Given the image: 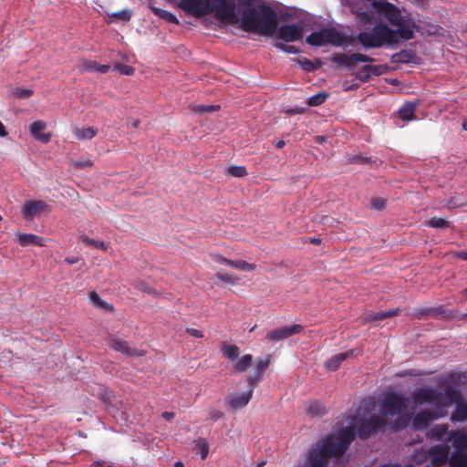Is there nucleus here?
<instances>
[{
	"instance_id": "nucleus-8",
	"label": "nucleus",
	"mask_w": 467,
	"mask_h": 467,
	"mask_svg": "<svg viewBox=\"0 0 467 467\" xmlns=\"http://www.w3.org/2000/svg\"><path fill=\"white\" fill-rule=\"evenodd\" d=\"M409 404V400L400 393L390 391L383 398L380 411L385 416L400 414Z\"/></svg>"
},
{
	"instance_id": "nucleus-29",
	"label": "nucleus",
	"mask_w": 467,
	"mask_h": 467,
	"mask_svg": "<svg viewBox=\"0 0 467 467\" xmlns=\"http://www.w3.org/2000/svg\"><path fill=\"white\" fill-rule=\"evenodd\" d=\"M416 104L412 102H406L399 109V117L403 120H412L415 119L414 112L416 109Z\"/></svg>"
},
{
	"instance_id": "nucleus-6",
	"label": "nucleus",
	"mask_w": 467,
	"mask_h": 467,
	"mask_svg": "<svg viewBox=\"0 0 467 467\" xmlns=\"http://www.w3.org/2000/svg\"><path fill=\"white\" fill-rule=\"evenodd\" d=\"M412 400L416 405L431 404L434 410H446L447 407L446 394L429 386L417 389L412 393Z\"/></svg>"
},
{
	"instance_id": "nucleus-36",
	"label": "nucleus",
	"mask_w": 467,
	"mask_h": 467,
	"mask_svg": "<svg viewBox=\"0 0 467 467\" xmlns=\"http://www.w3.org/2000/svg\"><path fill=\"white\" fill-rule=\"evenodd\" d=\"M296 62L302 67V69L308 72L317 69L320 65L319 61H317V64H315L312 60L306 57H298L296 58Z\"/></svg>"
},
{
	"instance_id": "nucleus-23",
	"label": "nucleus",
	"mask_w": 467,
	"mask_h": 467,
	"mask_svg": "<svg viewBox=\"0 0 467 467\" xmlns=\"http://www.w3.org/2000/svg\"><path fill=\"white\" fill-rule=\"evenodd\" d=\"M353 355V350L342 352L332 356L325 362V367L330 371H336L343 361Z\"/></svg>"
},
{
	"instance_id": "nucleus-43",
	"label": "nucleus",
	"mask_w": 467,
	"mask_h": 467,
	"mask_svg": "<svg viewBox=\"0 0 467 467\" xmlns=\"http://www.w3.org/2000/svg\"><path fill=\"white\" fill-rule=\"evenodd\" d=\"M13 95L19 99H28L33 95V90L30 88H16L13 90Z\"/></svg>"
},
{
	"instance_id": "nucleus-63",
	"label": "nucleus",
	"mask_w": 467,
	"mask_h": 467,
	"mask_svg": "<svg viewBox=\"0 0 467 467\" xmlns=\"http://www.w3.org/2000/svg\"><path fill=\"white\" fill-rule=\"evenodd\" d=\"M455 314L457 317L454 320H467V313L462 314L458 310H455Z\"/></svg>"
},
{
	"instance_id": "nucleus-52",
	"label": "nucleus",
	"mask_w": 467,
	"mask_h": 467,
	"mask_svg": "<svg viewBox=\"0 0 467 467\" xmlns=\"http://www.w3.org/2000/svg\"><path fill=\"white\" fill-rule=\"evenodd\" d=\"M223 417V412L218 410H212L209 412V419L216 421Z\"/></svg>"
},
{
	"instance_id": "nucleus-13",
	"label": "nucleus",
	"mask_w": 467,
	"mask_h": 467,
	"mask_svg": "<svg viewBox=\"0 0 467 467\" xmlns=\"http://www.w3.org/2000/svg\"><path fill=\"white\" fill-rule=\"evenodd\" d=\"M304 28L300 25H282L277 31V37L285 42H295L302 39Z\"/></svg>"
},
{
	"instance_id": "nucleus-42",
	"label": "nucleus",
	"mask_w": 467,
	"mask_h": 467,
	"mask_svg": "<svg viewBox=\"0 0 467 467\" xmlns=\"http://www.w3.org/2000/svg\"><path fill=\"white\" fill-rule=\"evenodd\" d=\"M227 174L233 177L242 178L247 174V171L244 166H230L227 169Z\"/></svg>"
},
{
	"instance_id": "nucleus-21",
	"label": "nucleus",
	"mask_w": 467,
	"mask_h": 467,
	"mask_svg": "<svg viewBox=\"0 0 467 467\" xmlns=\"http://www.w3.org/2000/svg\"><path fill=\"white\" fill-rule=\"evenodd\" d=\"M383 66L366 65L356 74V78L363 83L370 79V75L379 76L383 73Z\"/></svg>"
},
{
	"instance_id": "nucleus-48",
	"label": "nucleus",
	"mask_w": 467,
	"mask_h": 467,
	"mask_svg": "<svg viewBox=\"0 0 467 467\" xmlns=\"http://www.w3.org/2000/svg\"><path fill=\"white\" fill-rule=\"evenodd\" d=\"M99 64L94 60H83L81 70L85 72H92L98 70Z\"/></svg>"
},
{
	"instance_id": "nucleus-41",
	"label": "nucleus",
	"mask_w": 467,
	"mask_h": 467,
	"mask_svg": "<svg viewBox=\"0 0 467 467\" xmlns=\"http://www.w3.org/2000/svg\"><path fill=\"white\" fill-rule=\"evenodd\" d=\"M199 0H181L180 7L182 10L193 15L194 10L198 9V6H196Z\"/></svg>"
},
{
	"instance_id": "nucleus-40",
	"label": "nucleus",
	"mask_w": 467,
	"mask_h": 467,
	"mask_svg": "<svg viewBox=\"0 0 467 467\" xmlns=\"http://www.w3.org/2000/svg\"><path fill=\"white\" fill-rule=\"evenodd\" d=\"M327 97L328 95L327 93L319 92L310 97L307 100V104L311 107L319 106L326 101Z\"/></svg>"
},
{
	"instance_id": "nucleus-25",
	"label": "nucleus",
	"mask_w": 467,
	"mask_h": 467,
	"mask_svg": "<svg viewBox=\"0 0 467 467\" xmlns=\"http://www.w3.org/2000/svg\"><path fill=\"white\" fill-rule=\"evenodd\" d=\"M400 313V308H393L389 311H379L376 313L368 314L365 317L366 322L383 320L394 316H398Z\"/></svg>"
},
{
	"instance_id": "nucleus-1",
	"label": "nucleus",
	"mask_w": 467,
	"mask_h": 467,
	"mask_svg": "<svg viewBox=\"0 0 467 467\" xmlns=\"http://www.w3.org/2000/svg\"><path fill=\"white\" fill-rule=\"evenodd\" d=\"M242 5L247 7L242 10V17L236 13V5L234 0H199L193 16L202 17L209 14L221 21L230 24L241 23V28L247 33L270 36L277 28L278 17L276 12L265 5H253V0H244Z\"/></svg>"
},
{
	"instance_id": "nucleus-26",
	"label": "nucleus",
	"mask_w": 467,
	"mask_h": 467,
	"mask_svg": "<svg viewBox=\"0 0 467 467\" xmlns=\"http://www.w3.org/2000/svg\"><path fill=\"white\" fill-rule=\"evenodd\" d=\"M448 429L449 426L446 423L435 425L427 431V436L431 439L441 441L448 433Z\"/></svg>"
},
{
	"instance_id": "nucleus-11",
	"label": "nucleus",
	"mask_w": 467,
	"mask_h": 467,
	"mask_svg": "<svg viewBox=\"0 0 467 467\" xmlns=\"http://www.w3.org/2000/svg\"><path fill=\"white\" fill-rule=\"evenodd\" d=\"M303 330L304 327L299 324L285 326L269 330L265 335V339L269 341H280L293 335L300 334Z\"/></svg>"
},
{
	"instance_id": "nucleus-64",
	"label": "nucleus",
	"mask_w": 467,
	"mask_h": 467,
	"mask_svg": "<svg viewBox=\"0 0 467 467\" xmlns=\"http://www.w3.org/2000/svg\"><path fill=\"white\" fill-rule=\"evenodd\" d=\"M360 62L359 60H348V64L346 67L348 69H353L357 63Z\"/></svg>"
},
{
	"instance_id": "nucleus-46",
	"label": "nucleus",
	"mask_w": 467,
	"mask_h": 467,
	"mask_svg": "<svg viewBox=\"0 0 467 467\" xmlns=\"http://www.w3.org/2000/svg\"><path fill=\"white\" fill-rule=\"evenodd\" d=\"M114 70L125 76H131L134 73V68L131 66L123 64H116Z\"/></svg>"
},
{
	"instance_id": "nucleus-50",
	"label": "nucleus",
	"mask_w": 467,
	"mask_h": 467,
	"mask_svg": "<svg viewBox=\"0 0 467 467\" xmlns=\"http://www.w3.org/2000/svg\"><path fill=\"white\" fill-rule=\"evenodd\" d=\"M112 16L122 21H129L131 17V13L129 10H122L113 13Z\"/></svg>"
},
{
	"instance_id": "nucleus-57",
	"label": "nucleus",
	"mask_w": 467,
	"mask_h": 467,
	"mask_svg": "<svg viewBox=\"0 0 467 467\" xmlns=\"http://www.w3.org/2000/svg\"><path fill=\"white\" fill-rule=\"evenodd\" d=\"M213 259L214 262L220 264V265H226L227 258L222 256L221 254H213Z\"/></svg>"
},
{
	"instance_id": "nucleus-44",
	"label": "nucleus",
	"mask_w": 467,
	"mask_h": 467,
	"mask_svg": "<svg viewBox=\"0 0 467 467\" xmlns=\"http://www.w3.org/2000/svg\"><path fill=\"white\" fill-rule=\"evenodd\" d=\"M275 47L287 54H297L299 53V49L295 47V46H292V45H286V44H284V43H281V42H276L275 44Z\"/></svg>"
},
{
	"instance_id": "nucleus-37",
	"label": "nucleus",
	"mask_w": 467,
	"mask_h": 467,
	"mask_svg": "<svg viewBox=\"0 0 467 467\" xmlns=\"http://www.w3.org/2000/svg\"><path fill=\"white\" fill-rule=\"evenodd\" d=\"M426 225L432 228H448L451 226V223L443 218L431 217L426 221Z\"/></svg>"
},
{
	"instance_id": "nucleus-30",
	"label": "nucleus",
	"mask_w": 467,
	"mask_h": 467,
	"mask_svg": "<svg viewBox=\"0 0 467 467\" xmlns=\"http://www.w3.org/2000/svg\"><path fill=\"white\" fill-rule=\"evenodd\" d=\"M150 10L155 16H157L160 18H162L170 23H172L175 25H178L180 23L177 16L174 14H172L167 10H163V9H161L156 6H150Z\"/></svg>"
},
{
	"instance_id": "nucleus-49",
	"label": "nucleus",
	"mask_w": 467,
	"mask_h": 467,
	"mask_svg": "<svg viewBox=\"0 0 467 467\" xmlns=\"http://www.w3.org/2000/svg\"><path fill=\"white\" fill-rule=\"evenodd\" d=\"M219 109H220V106H217V105H209V106L200 105V106L195 107L194 110L197 112L203 113V112H213V111L218 110Z\"/></svg>"
},
{
	"instance_id": "nucleus-19",
	"label": "nucleus",
	"mask_w": 467,
	"mask_h": 467,
	"mask_svg": "<svg viewBox=\"0 0 467 467\" xmlns=\"http://www.w3.org/2000/svg\"><path fill=\"white\" fill-rule=\"evenodd\" d=\"M47 124L42 120H36L30 124V133L32 137L43 143H47L50 141L51 134L43 132L46 129Z\"/></svg>"
},
{
	"instance_id": "nucleus-33",
	"label": "nucleus",
	"mask_w": 467,
	"mask_h": 467,
	"mask_svg": "<svg viewBox=\"0 0 467 467\" xmlns=\"http://www.w3.org/2000/svg\"><path fill=\"white\" fill-rule=\"evenodd\" d=\"M253 364V356L251 354L244 355L234 366L237 372L246 371Z\"/></svg>"
},
{
	"instance_id": "nucleus-14",
	"label": "nucleus",
	"mask_w": 467,
	"mask_h": 467,
	"mask_svg": "<svg viewBox=\"0 0 467 467\" xmlns=\"http://www.w3.org/2000/svg\"><path fill=\"white\" fill-rule=\"evenodd\" d=\"M109 346L123 355L130 357H142L145 355L144 350L132 348L129 346V343L119 337H111L109 341Z\"/></svg>"
},
{
	"instance_id": "nucleus-3",
	"label": "nucleus",
	"mask_w": 467,
	"mask_h": 467,
	"mask_svg": "<svg viewBox=\"0 0 467 467\" xmlns=\"http://www.w3.org/2000/svg\"><path fill=\"white\" fill-rule=\"evenodd\" d=\"M372 7L377 14L383 16L392 26L396 36L400 40H410L414 38V30L418 27L415 20L410 14L402 15L400 9L394 4L386 0H375L372 2Z\"/></svg>"
},
{
	"instance_id": "nucleus-16",
	"label": "nucleus",
	"mask_w": 467,
	"mask_h": 467,
	"mask_svg": "<svg viewBox=\"0 0 467 467\" xmlns=\"http://www.w3.org/2000/svg\"><path fill=\"white\" fill-rule=\"evenodd\" d=\"M269 364H270V358H260L257 361L256 367H255V370L246 379L249 386H252L253 388H255L258 385V383L263 379V376H264L265 372L268 368Z\"/></svg>"
},
{
	"instance_id": "nucleus-54",
	"label": "nucleus",
	"mask_w": 467,
	"mask_h": 467,
	"mask_svg": "<svg viewBox=\"0 0 467 467\" xmlns=\"http://www.w3.org/2000/svg\"><path fill=\"white\" fill-rule=\"evenodd\" d=\"M186 332L193 337H197V338L203 337L202 332L196 328L188 327V328H186Z\"/></svg>"
},
{
	"instance_id": "nucleus-2",
	"label": "nucleus",
	"mask_w": 467,
	"mask_h": 467,
	"mask_svg": "<svg viewBox=\"0 0 467 467\" xmlns=\"http://www.w3.org/2000/svg\"><path fill=\"white\" fill-rule=\"evenodd\" d=\"M353 427L343 428L337 435H328L309 451L308 467H327L329 459L340 457L355 439Z\"/></svg>"
},
{
	"instance_id": "nucleus-51",
	"label": "nucleus",
	"mask_w": 467,
	"mask_h": 467,
	"mask_svg": "<svg viewBox=\"0 0 467 467\" xmlns=\"http://www.w3.org/2000/svg\"><path fill=\"white\" fill-rule=\"evenodd\" d=\"M372 203V206L376 209V210H382L385 208L386 206V202H385V200L383 198H380V197H377V198H374L371 202Z\"/></svg>"
},
{
	"instance_id": "nucleus-15",
	"label": "nucleus",
	"mask_w": 467,
	"mask_h": 467,
	"mask_svg": "<svg viewBox=\"0 0 467 467\" xmlns=\"http://www.w3.org/2000/svg\"><path fill=\"white\" fill-rule=\"evenodd\" d=\"M431 467H441L449 460V447L447 445H436L431 448Z\"/></svg>"
},
{
	"instance_id": "nucleus-53",
	"label": "nucleus",
	"mask_w": 467,
	"mask_h": 467,
	"mask_svg": "<svg viewBox=\"0 0 467 467\" xmlns=\"http://www.w3.org/2000/svg\"><path fill=\"white\" fill-rule=\"evenodd\" d=\"M199 448L201 451V457L202 460H204L208 455L209 446H208L207 442L202 441L199 444Z\"/></svg>"
},
{
	"instance_id": "nucleus-20",
	"label": "nucleus",
	"mask_w": 467,
	"mask_h": 467,
	"mask_svg": "<svg viewBox=\"0 0 467 467\" xmlns=\"http://www.w3.org/2000/svg\"><path fill=\"white\" fill-rule=\"evenodd\" d=\"M427 313H430V317H431L444 321H452L457 317V316H455V309H447L443 306L428 307Z\"/></svg>"
},
{
	"instance_id": "nucleus-35",
	"label": "nucleus",
	"mask_w": 467,
	"mask_h": 467,
	"mask_svg": "<svg viewBox=\"0 0 467 467\" xmlns=\"http://www.w3.org/2000/svg\"><path fill=\"white\" fill-rule=\"evenodd\" d=\"M80 238H81V241L88 246H90V247H93V248H96L99 250H102V251H107L109 248L108 243H105L102 241H97L95 239L89 238L87 235H81Z\"/></svg>"
},
{
	"instance_id": "nucleus-24",
	"label": "nucleus",
	"mask_w": 467,
	"mask_h": 467,
	"mask_svg": "<svg viewBox=\"0 0 467 467\" xmlns=\"http://www.w3.org/2000/svg\"><path fill=\"white\" fill-rule=\"evenodd\" d=\"M44 239L41 236L34 234H19L17 243L21 246L35 245L44 246Z\"/></svg>"
},
{
	"instance_id": "nucleus-32",
	"label": "nucleus",
	"mask_w": 467,
	"mask_h": 467,
	"mask_svg": "<svg viewBox=\"0 0 467 467\" xmlns=\"http://www.w3.org/2000/svg\"><path fill=\"white\" fill-rule=\"evenodd\" d=\"M307 413L313 417H322L327 413V409L322 402L314 400L310 403Z\"/></svg>"
},
{
	"instance_id": "nucleus-56",
	"label": "nucleus",
	"mask_w": 467,
	"mask_h": 467,
	"mask_svg": "<svg viewBox=\"0 0 467 467\" xmlns=\"http://www.w3.org/2000/svg\"><path fill=\"white\" fill-rule=\"evenodd\" d=\"M138 288L143 292H146L148 294H153L154 293V290L150 287H149L145 283L143 282H140L139 285H138Z\"/></svg>"
},
{
	"instance_id": "nucleus-12",
	"label": "nucleus",
	"mask_w": 467,
	"mask_h": 467,
	"mask_svg": "<svg viewBox=\"0 0 467 467\" xmlns=\"http://www.w3.org/2000/svg\"><path fill=\"white\" fill-rule=\"evenodd\" d=\"M22 214L25 220H32L42 213L50 212V206L44 201H27L22 206Z\"/></svg>"
},
{
	"instance_id": "nucleus-9",
	"label": "nucleus",
	"mask_w": 467,
	"mask_h": 467,
	"mask_svg": "<svg viewBox=\"0 0 467 467\" xmlns=\"http://www.w3.org/2000/svg\"><path fill=\"white\" fill-rule=\"evenodd\" d=\"M446 410L425 409L416 413L412 419L411 427L414 431H424L428 429L431 421L444 417Z\"/></svg>"
},
{
	"instance_id": "nucleus-27",
	"label": "nucleus",
	"mask_w": 467,
	"mask_h": 467,
	"mask_svg": "<svg viewBox=\"0 0 467 467\" xmlns=\"http://www.w3.org/2000/svg\"><path fill=\"white\" fill-rule=\"evenodd\" d=\"M451 467H467V452L454 451L449 458Z\"/></svg>"
},
{
	"instance_id": "nucleus-60",
	"label": "nucleus",
	"mask_w": 467,
	"mask_h": 467,
	"mask_svg": "<svg viewBox=\"0 0 467 467\" xmlns=\"http://www.w3.org/2000/svg\"><path fill=\"white\" fill-rule=\"evenodd\" d=\"M161 417L167 420V421H170L174 417H175V414L173 412H171V411H164L162 414H161Z\"/></svg>"
},
{
	"instance_id": "nucleus-22",
	"label": "nucleus",
	"mask_w": 467,
	"mask_h": 467,
	"mask_svg": "<svg viewBox=\"0 0 467 467\" xmlns=\"http://www.w3.org/2000/svg\"><path fill=\"white\" fill-rule=\"evenodd\" d=\"M417 58L416 52L411 49H402L393 54L390 57L392 63H415Z\"/></svg>"
},
{
	"instance_id": "nucleus-59",
	"label": "nucleus",
	"mask_w": 467,
	"mask_h": 467,
	"mask_svg": "<svg viewBox=\"0 0 467 467\" xmlns=\"http://www.w3.org/2000/svg\"><path fill=\"white\" fill-rule=\"evenodd\" d=\"M79 260H80V258L78 256H70V257L65 258L64 262L68 265H74V264L78 263Z\"/></svg>"
},
{
	"instance_id": "nucleus-28",
	"label": "nucleus",
	"mask_w": 467,
	"mask_h": 467,
	"mask_svg": "<svg viewBox=\"0 0 467 467\" xmlns=\"http://www.w3.org/2000/svg\"><path fill=\"white\" fill-rule=\"evenodd\" d=\"M452 446L454 447V451L467 452V434L463 432H454Z\"/></svg>"
},
{
	"instance_id": "nucleus-7",
	"label": "nucleus",
	"mask_w": 467,
	"mask_h": 467,
	"mask_svg": "<svg viewBox=\"0 0 467 467\" xmlns=\"http://www.w3.org/2000/svg\"><path fill=\"white\" fill-rule=\"evenodd\" d=\"M444 394H446L447 406L455 404V410L451 415V420L452 422H463L467 421V401L462 391L451 385H447L444 388Z\"/></svg>"
},
{
	"instance_id": "nucleus-5",
	"label": "nucleus",
	"mask_w": 467,
	"mask_h": 467,
	"mask_svg": "<svg viewBox=\"0 0 467 467\" xmlns=\"http://www.w3.org/2000/svg\"><path fill=\"white\" fill-rule=\"evenodd\" d=\"M306 43L312 47L331 45L334 47H348L355 42L354 37L345 36L343 32L335 27H326L319 31L312 32L306 36Z\"/></svg>"
},
{
	"instance_id": "nucleus-39",
	"label": "nucleus",
	"mask_w": 467,
	"mask_h": 467,
	"mask_svg": "<svg viewBox=\"0 0 467 467\" xmlns=\"http://www.w3.org/2000/svg\"><path fill=\"white\" fill-rule=\"evenodd\" d=\"M410 420V414H401L392 423L393 428L395 430H403L409 425Z\"/></svg>"
},
{
	"instance_id": "nucleus-61",
	"label": "nucleus",
	"mask_w": 467,
	"mask_h": 467,
	"mask_svg": "<svg viewBox=\"0 0 467 467\" xmlns=\"http://www.w3.org/2000/svg\"><path fill=\"white\" fill-rule=\"evenodd\" d=\"M109 69H110L109 65H99L97 72L105 74V73L109 72Z\"/></svg>"
},
{
	"instance_id": "nucleus-17",
	"label": "nucleus",
	"mask_w": 467,
	"mask_h": 467,
	"mask_svg": "<svg viewBox=\"0 0 467 467\" xmlns=\"http://www.w3.org/2000/svg\"><path fill=\"white\" fill-rule=\"evenodd\" d=\"M254 389L250 386L249 390L246 393H232L229 396V405L233 409H243L244 408L250 401Z\"/></svg>"
},
{
	"instance_id": "nucleus-55",
	"label": "nucleus",
	"mask_w": 467,
	"mask_h": 467,
	"mask_svg": "<svg viewBox=\"0 0 467 467\" xmlns=\"http://www.w3.org/2000/svg\"><path fill=\"white\" fill-rule=\"evenodd\" d=\"M75 165L79 168L91 167L93 162L90 160H83L75 161Z\"/></svg>"
},
{
	"instance_id": "nucleus-47",
	"label": "nucleus",
	"mask_w": 467,
	"mask_h": 467,
	"mask_svg": "<svg viewBox=\"0 0 467 467\" xmlns=\"http://www.w3.org/2000/svg\"><path fill=\"white\" fill-rule=\"evenodd\" d=\"M215 276L219 280H221L223 282L230 283V284H234V283H235L238 280V278L236 276L231 275H229L228 273H226L224 271H219L215 275Z\"/></svg>"
},
{
	"instance_id": "nucleus-58",
	"label": "nucleus",
	"mask_w": 467,
	"mask_h": 467,
	"mask_svg": "<svg viewBox=\"0 0 467 467\" xmlns=\"http://www.w3.org/2000/svg\"><path fill=\"white\" fill-rule=\"evenodd\" d=\"M427 310H428V307L418 309L415 312V316H417L419 318H420L422 317H430V313H427Z\"/></svg>"
},
{
	"instance_id": "nucleus-10",
	"label": "nucleus",
	"mask_w": 467,
	"mask_h": 467,
	"mask_svg": "<svg viewBox=\"0 0 467 467\" xmlns=\"http://www.w3.org/2000/svg\"><path fill=\"white\" fill-rule=\"evenodd\" d=\"M386 425V420L379 416H373L369 420H362L357 428V435L362 439H368L370 435L377 433Z\"/></svg>"
},
{
	"instance_id": "nucleus-31",
	"label": "nucleus",
	"mask_w": 467,
	"mask_h": 467,
	"mask_svg": "<svg viewBox=\"0 0 467 467\" xmlns=\"http://www.w3.org/2000/svg\"><path fill=\"white\" fill-rule=\"evenodd\" d=\"M97 133L98 130L92 127L83 129L76 128L74 130V135L79 140H91L97 135Z\"/></svg>"
},
{
	"instance_id": "nucleus-4",
	"label": "nucleus",
	"mask_w": 467,
	"mask_h": 467,
	"mask_svg": "<svg viewBox=\"0 0 467 467\" xmlns=\"http://www.w3.org/2000/svg\"><path fill=\"white\" fill-rule=\"evenodd\" d=\"M393 28L385 23L376 24L369 31H362L358 34L357 41L366 49L379 48L384 46L396 47L400 40L396 36Z\"/></svg>"
},
{
	"instance_id": "nucleus-62",
	"label": "nucleus",
	"mask_w": 467,
	"mask_h": 467,
	"mask_svg": "<svg viewBox=\"0 0 467 467\" xmlns=\"http://www.w3.org/2000/svg\"><path fill=\"white\" fill-rule=\"evenodd\" d=\"M455 256L459 259L467 261V251H460L455 254Z\"/></svg>"
},
{
	"instance_id": "nucleus-38",
	"label": "nucleus",
	"mask_w": 467,
	"mask_h": 467,
	"mask_svg": "<svg viewBox=\"0 0 467 467\" xmlns=\"http://www.w3.org/2000/svg\"><path fill=\"white\" fill-rule=\"evenodd\" d=\"M88 296H89L91 303L95 306L99 307V308H106V309L112 308L111 306H109L107 302H105L104 300H102L100 298V296H99V294L97 292H95V291L89 292Z\"/></svg>"
},
{
	"instance_id": "nucleus-34",
	"label": "nucleus",
	"mask_w": 467,
	"mask_h": 467,
	"mask_svg": "<svg viewBox=\"0 0 467 467\" xmlns=\"http://www.w3.org/2000/svg\"><path fill=\"white\" fill-rule=\"evenodd\" d=\"M222 352L225 358L234 361L238 358L240 349L236 345H227L223 343L222 347Z\"/></svg>"
},
{
	"instance_id": "nucleus-18",
	"label": "nucleus",
	"mask_w": 467,
	"mask_h": 467,
	"mask_svg": "<svg viewBox=\"0 0 467 467\" xmlns=\"http://www.w3.org/2000/svg\"><path fill=\"white\" fill-rule=\"evenodd\" d=\"M334 62L339 66L345 67L348 64V60H359L362 62H373L375 59L367 55L361 53H354L348 55L346 53H337L334 56Z\"/></svg>"
},
{
	"instance_id": "nucleus-45",
	"label": "nucleus",
	"mask_w": 467,
	"mask_h": 467,
	"mask_svg": "<svg viewBox=\"0 0 467 467\" xmlns=\"http://www.w3.org/2000/svg\"><path fill=\"white\" fill-rule=\"evenodd\" d=\"M256 268V265L254 264L247 263L244 260H236L235 264V269L240 271H254Z\"/></svg>"
}]
</instances>
